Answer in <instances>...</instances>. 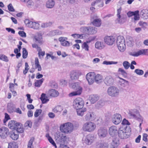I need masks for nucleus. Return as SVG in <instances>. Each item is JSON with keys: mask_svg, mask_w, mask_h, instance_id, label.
Instances as JSON below:
<instances>
[{"mask_svg": "<svg viewBox=\"0 0 148 148\" xmlns=\"http://www.w3.org/2000/svg\"><path fill=\"white\" fill-rule=\"evenodd\" d=\"M20 123L14 120H11L9 122L8 127L12 130H15L18 126L19 127Z\"/></svg>", "mask_w": 148, "mask_h": 148, "instance_id": "6ab92c4d", "label": "nucleus"}, {"mask_svg": "<svg viewBox=\"0 0 148 148\" xmlns=\"http://www.w3.org/2000/svg\"><path fill=\"white\" fill-rule=\"evenodd\" d=\"M86 78L89 84H92L95 81L98 83L100 82L102 78V76L100 74L95 75L93 72H90L88 73L86 75Z\"/></svg>", "mask_w": 148, "mask_h": 148, "instance_id": "f257e3e1", "label": "nucleus"}, {"mask_svg": "<svg viewBox=\"0 0 148 148\" xmlns=\"http://www.w3.org/2000/svg\"><path fill=\"white\" fill-rule=\"evenodd\" d=\"M138 12V10H136L134 12H132L130 11L127 13V15L128 17H130L133 16H134L135 13H137Z\"/></svg>", "mask_w": 148, "mask_h": 148, "instance_id": "864d4df0", "label": "nucleus"}, {"mask_svg": "<svg viewBox=\"0 0 148 148\" xmlns=\"http://www.w3.org/2000/svg\"><path fill=\"white\" fill-rule=\"evenodd\" d=\"M18 34L21 37H26V34L23 31H20L18 32Z\"/></svg>", "mask_w": 148, "mask_h": 148, "instance_id": "0e129e2a", "label": "nucleus"}, {"mask_svg": "<svg viewBox=\"0 0 148 148\" xmlns=\"http://www.w3.org/2000/svg\"><path fill=\"white\" fill-rule=\"evenodd\" d=\"M122 120L121 115L118 113L114 114L112 116V121L115 125H118L121 122Z\"/></svg>", "mask_w": 148, "mask_h": 148, "instance_id": "9b49d317", "label": "nucleus"}, {"mask_svg": "<svg viewBox=\"0 0 148 148\" xmlns=\"http://www.w3.org/2000/svg\"><path fill=\"white\" fill-rule=\"evenodd\" d=\"M96 128V125L94 123L88 122L85 123L83 125V130L86 132H91L93 131Z\"/></svg>", "mask_w": 148, "mask_h": 148, "instance_id": "39448f33", "label": "nucleus"}, {"mask_svg": "<svg viewBox=\"0 0 148 148\" xmlns=\"http://www.w3.org/2000/svg\"><path fill=\"white\" fill-rule=\"evenodd\" d=\"M45 94L42 93L41 94L40 99L43 103H45L49 101V99L45 98Z\"/></svg>", "mask_w": 148, "mask_h": 148, "instance_id": "4c0bfd02", "label": "nucleus"}, {"mask_svg": "<svg viewBox=\"0 0 148 148\" xmlns=\"http://www.w3.org/2000/svg\"><path fill=\"white\" fill-rule=\"evenodd\" d=\"M61 131L65 133H70L73 129V126L72 123L67 122L64 124L60 127Z\"/></svg>", "mask_w": 148, "mask_h": 148, "instance_id": "20e7f679", "label": "nucleus"}, {"mask_svg": "<svg viewBox=\"0 0 148 148\" xmlns=\"http://www.w3.org/2000/svg\"><path fill=\"white\" fill-rule=\"evenodd\" d=\"M120 78L121 79V80H119V84L121 86L125 87V83H127L128 82L123 79H122Z\"/></svg>", "mask_w": 148, "mask_h": 148, "instance_id": "37998d69", "label": "nucleus"}, {"mask_svg": "<svg viewBox=\"0 0 148 148\" xmlns=\"http://www.w3.org/2000/svg\"><path fill=\"white\" fill-rule=\"evenodd\" d=\"M86 111V108H82L81 109H78L77 110V113L78 115L82 116L84 114V112Z\"/></svg>", "mask_w": 148, "mask_h": 148, "instance_id": "2f4dec72", "label": "nucleus"}, {"mask_svg": "<svg viewBox=\"0 0 148 148\" xmlns=\"http://www.w3.org/2000/svg\"><path fill=\"white\" fill-rule=\"evenodd\" d=\"M8 10L10 12H14L15 10L14 9L12 4L11 3L9 4L8 5Z\"/></svg>", "mask_w": 148, "mask_h": 148, "instance_id": "052dcab7", "label": "nucleus"}, {"mask_svg": "<svg viewBox=\"0 0 148 148\" xmlns=\"http://www.w3.org/2000/svg\"><path fill=\"white\" fill-rule=\"evenodd\" d=\"M62 34V32L58 29H56L50 31L49 33V35L52 36L55 35H60Z\"/></svg>", "mask_w": 148, "mask_h": 148, "instance_id": "393cba45", "label": "nucleus"}, {"mask_svg": "<svg viewBox=\"0 0 148 148\" xmlns=\"http://www.w3.org/2000/svg\"><path fill=\"white\" fill-rule=\"evenodd\" d=\"M15 130H16L17 132L19 133H22L23 132V129L21 127V125L20 123L19 124V127L18 126Z\"/></svg>", "mask_w": 148, "mask_h": 148, "instance_id": "680f3d73", "label": "nucleus"}, {"mask_svg": "<svg viewBox=\"0 0 148 148\" xmlns=\"http://www.w3.org/2000/svg\"><path fill=\"white\" fill-rule=\"evenodd\" d=\"M128 115L130 118H136L139 114L136 109H134L130 110Z\"/></svg>", "mask_w": 148, "mask_h": 148, "instance_id": "dca6fc26", "label": "nucleus"}, {"mask_svg": "<svg viewBox=\"0 0 148 148\" xmlns=\"http://www.w3.org/2000/svg\"><path fill=\"white\" fill-rule=\"evenodd\" d=\"M119 144V141L118 139L114 138L112 140V146L117 147Z\"/></svg>", "mask_w": 148, "mask_h": 148, "instance_id": "a19ab883", "label": "nucleus"}, {"mask_svg": "<svg viewBox=\"0 0 148 148\" xmlns=\"http://www.w3.org/2000/svg\"><path fill=\"white\" fill-rule=\"evenodd\" d=\"M0 59L6 62L8 61V57L5 56L3 55L0 56Z\"/></svg>", "mask_w": 148, "mask_h": 148, "instance_id": "bf43d9fd", "label": "nucleus"}, {"mask_svg": "<svg viewBox=\"0 0 148 148\" xmlns=\"http://www.w3.org/2000/svg\"><path fill=\"white\" fill-rule=\"evenodd\" d=\"M107 134L108 130L105 128L101 127L98 130V135L101 137L104 138L106 137Z\"/></svg>", "mask_w": 148, "mask_h": 148, "instance_id": "4468645a", "label": "nucleus"}, {"mask_svg": "<svg viewBox=\"0 0 148 148\" xmlns=\"http://www.w3.org/2000/svg\"><path fill=\"white\" fill-rule=\"evenodd\" d=\"M123 65L125 69H127L130 66V63L127 61H124L123 63Z\"/></svg>", "mask_w": 148, "mask_h": 148, "instance_id": "de8ad7c7", "label": "nucleus"}, {"mask_svg": "<svg viewBox=\"0 0 148 148\" xmlns=\"http://www.w3.org/2000/svg\"><path fill=\"white\" fill-rule=\"evenodd\" d=\"M96 145L97 148H107L108 145L105 143H102L101 142H98L96 143Z\"/></svg>", "mask_w": 148, "mask_h": 148, "instance_id": "cd10ccee", "label": "nucleus"}, {"mask_svg": "<svg viewBox=\"0 0 148 148\" xmlns=\"http://www.w3.org/2000/svg\"><path fill=\"white\" fill-rule=\"evenodd\" d=\"M67 38L66 37H60L58 39L59 41H60L61 43L63 42L66 40H67Z\"/></svg>", "mask_w": 148, "mask_h": 148, "instance_id": "69168bd1", "label": "nucleus"}, {"mask_svg": "<svg viewBox=\"0 0 148 148\" xmlns=\"http://www.w3.org/2000/svg\"><path fill=\"white\" fill-rule=\"evenodd\" d=\"M118 71L121 73V74L124 76V77H127V73L124 70L121 68H120L119 69Z\"/></svg>", "mask_w": 148, "mask_h": 148, "instance_id": "09e8293b", "label": "nucleus"}, {"mask_svg": "<svg viewBox=\"0 0 148 148\" xmlns=\"http://www.w3.org/2000/svg\"><path fill=\"white\" fill-rule=\"evenodd\" d=\"M34 39H35L36 42L39 44L41 45L43 43L42 35L41 34H38L37 36L34 37Z\"/></svg>", "mask_w": 148, "mask_h": 148, "instance_id": "bb28decb", "label": "nucleus"}, {"mask_svg": "<svg viewBox=\"0 0 148 148\" xmlns=\"http://www.w3.org/2000/svg\"><path fill=\"white\" fill-rule=\"evenodd\" d=\"M61 44L63 46L68 47L70 46V43L69 41L66 40L63 43H61Z\"/></svg>", "mask_w": 148, "mask_h": 148, "instance_id": "338daca9", "label": "nucleus"}, {"mask_svg": "<svg viewBox=\"0 0 148 148\" xmlns=\"http://www.w3.org/2000/svg\"><path fill=\"white\" fill-rule=\"evenodd\" d=\"M23 53H22V57L23 58H26L28 55V52L27 51L26 49L25 48H23Z\"/></svg>", "mask_w": 148, "mask_h": 148, "instance_id": "c03bdc74", "label": "nucleus"}, {"mask_svg": "<svg viewBox=\"0 0 148 148\" xmlns=\"http://www.w3.org/2000/svg\"><path fill=\"white\" fill-rule=\"evenodd\" d=\"M91 5L92 6H96L99 7H101L103 6V3L102 1L98 0L95 1L93 3H92Z\"/></svg>", "mask_w": 148, "mask_h": 148, "instance_id": "c85d7f7f", "label": "nucleus"}, {"mask_svg": "<svg viewBox=\"0 0 148 148\" xmlns=\"http://www.w3.org/2000/svg\"><path fill=\"white\" fill-rule=\"evenodd\" d=\"M84 104V102L83 99L80 97L75 99L73 103V107L77 110L83 108Z\"/></svg>", "mask_w": 148, "mask_h": 148, "instance_id": "0eeeda50", "label": "nucleus"}, {"mask_svg": "<svg viewBox=\"0 0 148 148\" xmlns=\"http://www.w3.org/2000/svg\"><path fill=\"white\" fill-rule=\"evenodd\" d=\"M99 98V97L97 95H91L89 97V100L92 104L95 103Z\"/></svg>", "mask_w": 148, "mask_h": 148, "instance_id": "412c9836", "label": "nucleus"}, {"mask_svg": "<svg viewBox=\"0 0 148 148\" xmlns=\"http://www.w3.org/2000/svg\"><path fill=\"white\" fill-rule=\"evenodd\" d=\"M7 109L10 112H13L14 110V108L13 106H11L8 105V106Z\"/></svg>", "mask_w": 148, "mask_h": 148, "instance_id": "774afa93", "label": "nucleus"}, {"mask_svg": "<svg viewBox=\"0 0 148 148\" xmlns=\"http://www.w3.org/2000/svg\"><path fill=\"white\" fill-rule=\"evenodd\" d=\"M105 104V101L101 99L98 101L96 105V106L98 108H101L104 106Z\"/></svg>", "mask_w": 148, "mask_h": 148, "instance_id": "473e14b6", "label": "nucleus"}, {"mask_svg": "<svg viewBox=\"0 0 148 148\" xmlns=\"http://www.w3.org/2000/svg\"><path fill=\"white\" fill-rule=\"evenodd\" d=\"M55 4V2L53 0H49L46 3V6L48 8H51L54 6Z\"/></svg>", "mask_w": 148, "mask_h": 148, "instance_id": "7c9ffc66", "label": "nucleus"}, {"mask_svg": "<svg viewBox=\"0 0 148 148\" xmlns=\"http://www.w3.org/2000/svg\"><path fill=\"white\" fill-rule=\"evenodd\" d=\"M44 80V79L43 78L40 79L36 80L34 83L35 86L36 87H40L42 84Z\"/></svg>", "mask_w": 148, "mask_h": 148, "instance_id": "58836bf2", "label": "nucleus"}, {"mask_svg": "<svg viewBox=\"0 0 148 148\" xmlns=\"http://www.w3.org/2000/svg\"><path fill=\"white\" fill-rule=\"evenodd\" d=\"M9 133V129L7 127H2L0 128V136L1 138H6Z\"/></svg>", "mask_w": 148, "mask_h": 148, "instance_id": "9d476101", "label": "nucleus"}, {"mask_svg": "<svg viewBox=\"0 0 148 148\" xmlns=\"http://www.w3.org/2000/svg\"><path fill=\"white\" fill-rule=\"evenodd\" d=\"M50 96L53 97H56L59 94L58 92L55 89H51L49 91Z\"/></svg>", "mask_w": 148, "mask_h": 148, "instance_id": "c756f323", "label": "nucleus"}, {"mask_svg": "<svg viewBox=\"0 0 148 148\" xmlns=\"http://www.w3.org/2000/svg\"><path fill=\"white\" fill-rule=\"evenodd\" d=\"M134 18H132V20L134 22L136 23V21L139 20L140 19V17L139 15V11L138 10V12L137 13H135V14L134 15Z\"/></svg>", "mask_w": 148, "mask_h": 148, "instance_id": "79ce46f5", "label": "nucleus"}, {"mask_svg": "<svg viewBox=\"0 0 148 148\" xmlns=\"http://www.w3.org/2000/svg\"><path fill=\"white\" fill-rule=\"evenodd\" d=\"M104 40L105 42L108 45H112L115 40V39L114 37L112 36H106L104 37Z\"/></svg>", "mask_w": 148, "mask_h": 148, "instance_id": "f8f14e48", "label": "nucleus"}, {"mask_svg": "<svg viewBox=\"0 0 148 148\" xmlns=\"http://www.w3.org/2000/svg\"><path fill=\"white\" fill-rule=\"evenodd\" d=\"M83 35V34H72L71 36L73 37L74 38H82L83 37L82 36Z\"/></svg>", "mask_w": 148, "mask_h": 148, "instance_id": "8fccbe9b", "label": "nucleus"}, {"mask_svg": "<svg viewBox=\"0 0 148 148\" xmlns=\"http://www.w3.org/2000/svg\"><path fill=\"white\" fill-rule=\"evenodd\" d=\"M108 132L111 136L112 137L115 136L117 135L118 133L117 128L115 126H112L109 128Z\"/></svg>", "mask_w": 148, "mask_h": 148, "instance_id": "ddd939ff", "label": "nucleus"}, {"mask_svg": "<svg viewBox=\"0 0 148 148\" xmlns=\"http://www.w3.org/2000/svg\"><path fill=\"white\" fill-rule=\"evenodd\" d=\"M70 86L76 91L71 92L69 94V96L71 97L74 96L80 95L82 91V88L79 86L78 82L73 83L70 84Z\"/></svg>", "mask_w": 148, "mask_h": 148, "instance_id": "f03ea898", "label": "nucleus"}, {"mask_svg": "<svg viewBox=\"0 0 148 148\" xmlns=\"http://www.w3.org/2000/svg\"><path fill=\"white\" fill-rule=\"evenodd\" d=\"M97 31V28L94 27H88L87 34H96Z\"/></svg>", "mask_w": 148, "mask_h": 148, "instance_id": "5701e85b", "label": "nucleus"}, {"mask_svg": "<svg viewBox=\"0 0 148 148\" xmlns=\"http://www.w3.org/2000/svg\"><path fill=\"white\" fill-rule=\"evenodd\" d=\"M87 42H84L82 45V47L83 49H84L85 50L88 51L89 50V47L88 45L87 44Z\"/></svg>", "mask_w": 148, "mask_h": 148, "instance_id": "e2e57ef3", "label": "nucleus"}, {"mask_svg": "<svg viewBox=\"0 0 148 148\" xmlns=\"http://www.w3.org/2000/svg\"><path fill=\"white\" fill-rule=\"evenodd\" d=\"M10 119V117L9 115L6 113H5V118L3 120V123H5L6 122L9 120Z\"/></svg>", "mask_w": 148, "mask_h": 148, "instance_id": "5fc2aeb1", "label": "nucleus"}, {"mask_svg": "<svg viewBox=\"0 0 148 148\" xmlns=\"http://www.w3.org/2000/svg\"><path fill=\"white\" fill-rule=\"evenodd\" d=\"M107 92L109 96L112 97H116L119 95V90L117 88L114 86H111L108 88Z\"/></svg>", "mask_w": 148, "mask_h": 148, "instance_id": "423d86ee", "label": "nucleus"}, {"mask_svg": "<svg viewBox=\"0 0 148 148\" xmlns=\"http://www.w3.org/2000/svg\"><path fill=\"white\" fill-rule=\"evenodd\" d=\"M34 139V137H32L31 138L30 140H29L28 142L27 145V148L34 147L33 145H32V144Z\"/></svg>", "mask_w": 148, "mask_h": 148, "instance_id": "49530a36", "label": "nucleus"}, {"mask_svg": "<svg viewBox=\"0 0 148 148\" xmlns=\"http://www.w3.org/2000/svg\"><path fill=\"white\" fill-rule=\"evenodd\" d=\"M39 24L38 23L34 22L33 23V26H32V28L34 29H37L39 28Z\"/></svg>", "mask_w": 148, "mask_h": 148, "instance_id": "4d7b16f0", "label": "nucleus"}, {"mask_svg": "<svg viewBox=\"0 0 148 148\" xmlns=\"http://www.w3.org/2000/svg\"><path fill=\"white\" fill-rule=\"evenodd\" d=\"M91 23L96 27H99L101 24V20L98 18L96 15H92L91 16Z\"/></svg>", "mask_w": 148, "mask_h": 148, "instance_id": "6e6552de", "label": "nucleus"}, {"mask_svg": "<svg viewBox=\"0 0 148 148\" xmlns=\"http://www.w3.org/2000/svg\"><path fill=\"white\" fill-rule=\"evenodd\" d=\"M118 134L119 137L121 139L126 138L128 137L126 130L123 128H120L118 131Z\"/></svg>", "mask_w": 148, "mask_h": 148, "instance_id": "2eb2a0df", "label": "nucleus"}, {"mask_svg": "<svg viewBox=\"0 0 148 148\" xmlns=\"http://www.w3.org/2000/svg\"><path fill=\"white\" fill-rule=\"evenodd\" d=\"M147 50L143 49L140 50L137 52L134 53H131L130 55L134 56H138L142 54H145L147 52Z\"/></svg>", "mask_w": 148, "mask_h": 148, "instance_id": "a878e982", "label": "nucleus"}, {"mask_svg": "<svg viewBox=\"0 0 148 148\" xmlns=\"http://www.w3.org/2000/svg\"><path fill=\"white\" fill-rule=\"evenodd\" d=\"M88 27H82L80 28V31L83 33H87Z\"/></svg>", "mask_w": 148, "mask_h": 148, "instance_id": "13d9d810", "label": "nucleus"}, {"mask_svg": "<svg viewBox=\"0 0 148 148\" xmlns=\"http://www.w3.org/2000/svg\"><path fill=\"white\" fill-rule=\"evenodd\" d=\"M63 110L62 107L60 106H58L53 109V111L55 113L60 112Z\"/></svg>", "mask_w": 148, "mask_h": 148, "instance_id": "c9c22d12", "label": "nucleus"}, {"mask_svg": "<svg viewBox=\"0 0 148 148\" xmlns=\"http://www.w3.org/2000/svg\"><path fill=\"white\" fill-rule=\"evenodd\" d=\"M42 112V110L41 109H37L34 112V116L36 117H38L39 115Z\"/></svg>", "mask_w": 148, "mask_h": 148, "instance_id": "603ef678", "label": "nucleus"}, {"mask_svg": "<svg viewBox=\"0 0 148 148\" xmlns=\"http://www.w3.org/2000/svg\"><path fill=\"white\" fill-rule=\"evenodd\" d=\"M114 82L113 78L111 76H108L106 77L104 79V82L108 86H110L113 84Z\"/></svg>", "mask_w": 148, "mask_h": 148, "instance_id": "a211bd4d", "label": "nucleus"}, {"mask_svg": "<svg viewBox=\"0 0 148 148\" xmlns=\"http://www.w3.org/2000/svg\"><path fill=\"white\" fill-rule=\"evenodd\" d=\"M140 15L141 18L144 19L148 18V10L143 9L140 12Z\"/></svg>", "mask_w": 148, "mask_h": 148, "instance_id": "b1692460", "label": "nucleus"}, {"mask_svg": "<svg viewBox=\"0 0 148 148\" xmlns=\"http://www.w3.org/2000/svg\"><path fill=\"white\" fill-rule=\"evenodd\" d=\"M52 24V22H49L48 23L42 24L41 25V27L42 28H45L51 26Z\"/></svg>", "mask_w": 148, "mask_h": 148, "instance_id": "3c124183", "label": "nucleus"}, {"mask_svg": "<svg viewBox=\"0 0 148 148\" xmlns=\"http://www.w3.org/2000/svg\"><path fill=\"white\" fill-rule=\"evenodd\" d=\"M8 148H18V146L15 143H10L8 144Z\"/></svg>", "mask_w": 148, "mask_h": 148, "instance_id": "a18cd8bd", "label": "nucleus"}, {"mask_svg": "<svg viewBox=\"0 0 148 148\" xmlns=\"http://www.w3.org/2000/svg\"><path fill=\"white\" fill-rule=\"evenodd\" d=\"M34 22L28 19H26L24 21V23L28 27L32 28V26H33V23Z\"/></svg>", "mask_w": 148, "mask_h": 148, "instance_id": "f704fd0d", "label": "nucleus"}, {"mask_svg": "<svg viewBox=\"0 0 148 148\" xmlns=\"http://www.w3.org/2000/svg\"><path fill=\"white\" fill-rule=\"evenodd\" d=\"M95 138H96L93 135L88 134L86 136L83 141L86 144L90 145L94 141Z\"/></svg>", "mask_w": 148, "mask_h": 148, "instance_id": "1a4fd4ad", "label": "nucleus"}, {"mask_svg": "<svg viewBox=\"0 0 148 148\" xmlns=\"http://www.w3.org/2000/svg\"><path fill=\"white\" fill-rule=\"evenodd\" d=\"M10 136L12 139L14 140H16L18 138V134H16L15 132H13L10 133Z\"/></svg>", "mask_w": 148, "mask_h": 148, "instance_id": "e433bc0d", "label": "nucleus"}, {"mask_svg": "<svg viewBox=\"0 0 148 148\" xmlns=\"http://www.w3.org/2000/svg\"><path fill=\"white\" fill-rule=\"evenodd\" d=\"M95 119V115L93 112H88L85 116V119L86 121H92Z\"/></svg>", "mask_w": 148, "mask_h": 148, "instance_id": "aec40b11", "label": "nucleus"}, {"mask_svg": "<svg viewBox=\"0 0 148 148\" xmlns=\"http://www.w3.org/2000/svg\"><path fill=\"white\" fill-rule=\"evenodd\" d=\"M117 45L119 50L121 52H124L126 49L125 39L123 36H118L116 41Z\"/></svg>", "mask_w": 148, "mask_h": 148, "instance_id": "7ed1b4c3", "label": "nucleus"}, {"mask_svg": "<svg viewBox=\"0 0 148 148\" xmlns=\"http://www.w3.org/2000/svg\"><path fill=\"white\" fill-rule=\"evenodd\" d=\"M46 137L47 138L49 142L51 143L56 148H57V146L56 144L53 141L51 137L49 136V134H47L46 135Z\"/></svg>", "mask_w": 148, "mask_h": 148, "instance_id": "72a5a7b5", "label": "nucleus"}, {"mask_svg": "<svg viewBox=\"0 0 148 148\" xmlns=\"http://www.w3.org/2000/svg\"><path fill=\"white\" fill-rule=\"evenodd\" d=\"M134 72L137 75H142L143 74V71L140 69H137L135 70Z\"/></svg>", "mask_w": 148, "mask_h": 148, "instance_id": "6e6d98bb", "label": "nucleus"}, {"mask_svg": "<svg viewBox=\"0 0 148 148\" xmlns=\"http://www.w3.org/2000/svg\"><path fill=\"white\" fill-rule=\"evenodd\" d=\"M81 75V73L78 71H72L70 73V78L71 80H75L79 78Z\"/></svg>", "mask_w": 148, "mask_h": 148, "instance_id": "f3484780", "label": "nucleus"}, {"mask_svg": "<svg viewBox=\"0 0 148 148\" xmlns=\"http://www.w3.org/2000/svg\"><path fill=\"white\" fill-rule=\"evenodd\" d=\"M103 47V42H97L95 44V47L96 48L99 49H101Z\"/></svg>", "mask_w": 148, "mask_h": 148, "instance_id": "ea45409f", "label": "nucleus"}, {"mask_svg": "<svg viewBox=\"0 0 148 148\" xmlns=\"http://www.w3.org/2000/svg\"><path fill=\"white\" fill-rule=\"evenodd\" d=\"M56 140L63 142H65V140L66 138V136H64L62 134L60 133H57L56 136Z\"/></svg>", "mask_w": 148, "mask_h": 148, "instance_id": "4be33fe9", "label": "nucleus"}]
</instances>
